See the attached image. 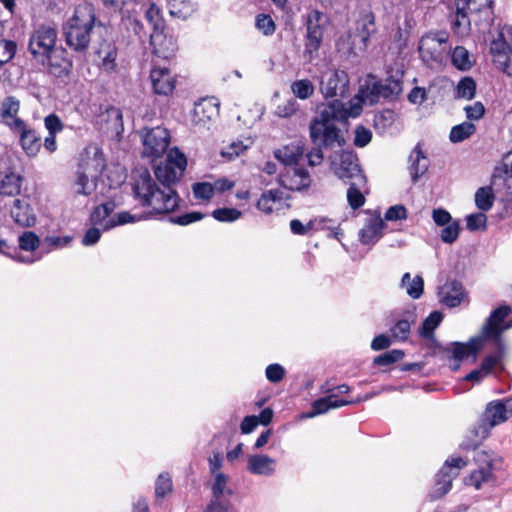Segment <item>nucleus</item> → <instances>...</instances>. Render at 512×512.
Masks as SVG:
<instances>
[{"label":"nucleus","mask_w":512,"mask_h":512,"mask_svg":"<svg viewBox=\"0 0 512 512\" xmlns=\"http://www.w3.org/2000/svg\"><path fill=\"white\" fill-rule=\"evenodd\" d=\"M314 90V85L309 79L296 80L291 84L292 93L301 100L310 98Z\"/></svg>","instance_id":"obj_49"},{"label":"nucleus","mask_w":512,"mask_h":512,"mask_svg":"<svg viewBox=\"0 0 512 512\" xmlns=\"http://www.w3.org/2000/svg\"><path fill=\"white\" fill-rule=\"evenodd\" d=\"M359 402V400H357ZM356 401L353 400H337L336 395L331 394L325 397L319 398L312 403V411L308 413L309 417L324 414L330 409L339 408L342 406L354 404Z\"/></svg>","instance_id":"obj_27"},{"label":"nucleus","mask_w":512,"mask_h":512,"mask_svg":"<svg viewBox=\"0 0 512 512\" xmlns=\"http://www.w3.org/2000/svg\"><path fill=\"white\" fill-rule=\"evenodd\" d=\"M23 177L12 171L6 172L0 180V195L13 197L21 193Z\"/></svg>","instance_id":"obj_32"},{"label":"nucleus","mask_w":512,"mask_h":512,"mask_svg":"<svg viewBox=\"0 0 512 512\" xmlns=\"http://www.w3.org/2000/svg\"><path fill=\"white\" fill-rule=\"evenodd\" d=\"M409 162V171L412 181L417 182L418 179L427 172L429 167V160L419 144L410 153Z\"/></svg>","instance_id":"obj_26"},{"label":"nucleus","mask_w":512,"mask_h":512,"mask_svg":"<svg viewBox=\"0 0 512 512\" xmlns=\"http://www.w3.org/2000/svg\"><path fill=\"white\" fill-rule=\"evenodd\" d=\"M460 232V225L458 221H453L449 223L448 225H445V227L441 230V240L444 243L452 244L454 243L459 236Z\"/></svg>","instance_id":"obj_58"},{"label":"nucleus","mask_w":512,"mask_h":512,"mask_svg":"<svg viewBox=\"0 0 512 512\" xmlns=\"http://www.w3.org/2000/svg\"><path fill=\"white\" fill-rule=\"evenodd\" d=\"M227 476L224 473H216L214 483L212 485L211 500H227L224 495H232V490L226 488Z\"/></svg>","instance_id":"obj_48"},{"label":"nucleus","mask_w":512,"mask_h":512,"mask_svg":"<svg viewBox=\"0 0 512 512\" xmlns=\"http://www.w3.org/2000/svg\"><path fill=\"white\" fill-rule=\"evenodd\" d=\"M65 54L66 51L64 49L56 47L47 55V60L38 63L46 66L49 73L55 77H64L70 73L72 68V62L65 57Z\"/></svg>","instance_id":"obj_19"},{"label":"nucleus","mask_w":512,"mask_h":512,"mask_svg":"<svg viewBox=\"0 0 512 512\" xmlns=\"http://www.w3.org/2000/svg\"><path fill=\"white\" fill-rule=\"evenodd\" d=\"M19 109H20V102L14 96L6 97L1 103V108H0L1 120L11 130H14V126H13L14 121H23L22 119L17 117Z\"/></svg>","instance_id":"obj_29"},{"label":"nucleus","mask_w":512,"mask_h":512,"mask_svg":"<svg viewBox=\"0 0 512 512\" xmlns=\"http://www.w3.org/2000/svg\"><path fill=\"white\" fill-rule=\"evenodd\" d=\"M193 193L197 199L209 200L214 195V187L207 182L195 183L193 185Z\"/></svg>","instance_id":"obj_63"},{"label":"nucleus","mask_w":512,"mask_h":512,"mask_svg":"<svg viewBox=\"0 0 512 512\" xmlns=\"http://www.w3.org/2000/svg\"><path fill=\"white\" fill-rule=\"evenodd\" d=\"M122 24L128 31H132L140 41H144L146 37L149 36L143 23L131 14L122 17Z\"/></svg>","instance_id":"obj_46"},{"label":"nucleus","mask_w":512,"mask_h":512,"mask_svg":"<svg viewBox=\"0 0 512 512\" xmlns=\"http://www.w3.org/2000/svg\"><path fill=\"white\" fill-rule=\"evenodd\" d=\"M15 133L20 136V144L24 152L29 157H34L41 149V137L34 129L28 128L24 121H14L13 123Z\"/></svg>","instance_id":"obj_16"},{"label":"nucleus","mask_w":512,"mask_h":512,"mask_svg":"<svg viewBox=\"0 0 512 512\" xmlns=\"http://www.w3.org/2000/svg\"><path fill=\"white\" fill-rule=\"evenodd\" d=\"M447 40H448V37L445 33H438V34L434 35L433 37L426 36V37L422 38L420 41L419 52H420L421 56L423 57V59L438 61L440 55L434 54L432 52L433 47L431 44L436 43L438 45H441V44L446 43Z\"/></svg>","instance_id":"obj_34"},{"label":"nucleus","mask_w":512,"mask_h":512,"mask_svg":"<svg viewBox=\"0 0 512 512\" xmlns=\"http://www.w3.org/2000/svg\"><path fill=\"white\" fill-rule=\"evenodd\" d=\"M511 312L512 308L509 305H502L493 310L482 327V337L486 340L503 341V332L512 327V321L505 323Z\"/></svg>","instance_id":"obj_11"},{"label":"nucleus","mask_w":512,"mask_h":512,"mask_svg":"<svg viewBox=\"0 0 512 512\" xmlns=\"http://www.w3.org/2000/svg\"><path fill=\"white\" fill-rule=\"evenodd\" d=\"M482 347V338H471L467 343L452 342L448 346L442 348V352L446 360L450 362V368L457 371L460 368V362L473 356L474 360Z\"/></svg>","instance_id":"obj_9"},{"label":"nucleus","mask_w":512,"mask_h":512,"mask_svg":"<svg viewBox=\"0 0 512 512\" xmlns=\"http://www.w3.org/2000/svg\"><path fill=\"white\" fill-rule=\"evenodd\" d=\"M157 185L147 169L137 173L133 183L135 199L143 207H150L156 214L173 212L178 206L180 198L173 187Z\"/></svg>","instance_id":"obj_2"},{"label":"nucleus","mask_w":512,"mask_h":512,"mask_svg":"<svg viewBox=\"0 0 512 512\" xmlns=\"http://www.w3.org/2000/svg\"><path fill=\"white\" fill-rule=\"evenodd\" d=\"M401 287L406 289L412 299H419L424 291V280L420 275L411 279L410 273H405L401 279Z\"/></svg>","instance_id":"obj_37"},{"label":"nucleus","mask_w":512,"mask_h":512,"mask_svg":"<svg viewBox=\"0 0 512 512\" xmlns=\"http://www.w3.org/2000/svg\"><path fill=\"white\" fill-rule=\"evenodd\" d=\"M283 199V192L279 189H272L264 192L257 202V208L266 214L273 211V206L276 202Z\"/></svg>","instance_id":"obj_41"},{"label":"nucleus","mask_w":512,"mask_h":512,"mask_svg":"<svg viewBox=\"0 0 512 512\" xmlns=\"http://www.w3.org/2000/svg\"><path fill=\"white\" fill-rule=\"evenodd\" d=\"M376 32L375 16L371 11H363L356 21V28L351 39L350 54L356 56L358 52L367 49L370 37Z\"/></svg>","instance_id":"obj_8"},{"label":"nucleus","mask_w":512,"mask_h":512,"mask_svg":"<svg viewBox=\"0 0 512 512\" xmlns=\"http://www.w3.org/2000/svg\"><path fill=\"white\" fill-rule=\"evenodd\" d=\"M186 166V156L178 148H173L168 152L165 163L155 166L154 173L161 185L172 187L181 179Z\"/></svg>","instance_id":"obj_6"},{"label":"nucleus","mask_w":512,"mask_h":512,"mask_svg":"<svg viewBox=\"0 0 512 512\" xmlns=\"http://www.w3.org/2000/svg\"><path fill=\"white\" fill-rule=\"evenodd\" d=\"M169 13L179 19H187L196 10L191 0H168Z\"/></svg>","instance_id":"obj_36"},{"label":"nucleus","mask_w":512,"mask_h":512,"mask_svg":"<svg viewBox=\"0 0 512 512\" xmlns=\"http://www.w3.org/2000/svg\"><path fill=\"white\" fill-rule=\"evenodd\" d=\"M349 89V77L343 70H328L320 80V90L325 98H344Z\"/></svg>","instance_id":"obj_12"},{"label":"nucleus","mask_w":512,"mask_h":512,"mask_svg":"<svg viewBox=\"0 0 512 512\" xmlns=\"http://www.w3.org/2000/svg\"><path fill=\"white\" fill-rule=\"evenodd\" d=\"M461 3L464 8L468 9L470 13L482 12L485 9H491L493 5L492 0H455Z\"/></svg>","instance_id":"obj_59"},{"label":"nucleus","mask_w":512,"mask_h":512,"mask_svg":"<svg viewBox=\"0 0 512 512\" xmlns=\"http://www.w3.org/2000/svg\"><path fill=\"white\" fill-rule=\"evenodd\" d=\"M143 155L147 157H160L166 151L170 143V135L165 128L160 126L148 129L143 135Z\"/></svg>","instance_id":"obj_13"},{"label":"nucleus","mask_w":512,"mask_h":512,"mask_svg":"<svg viewBox=\"0 0 512 512\" xmlns=\"http://www.w3.org/2000/svg\"><path fill=\"white\" fill-rule=\"evenodd\" d=\"M400 77L388 76L385 80H376L370 76L364 87L360 89V100L369 105H375L381 98L394 100L403 90V82Z\"/></svg>","instance_id":"obj_4"},{"label":"nucleus","mask_w":512,"mask_h":512,"mask_svg":"<svg viewBox=\"0 0 512 512\" xmlns=\"http://www.w3.org/2000/svg\"><path fill=\"white\" fill-rule=\"evenodd\" d=\"M324 20L325 15L319 10H313L307 15L305 54L309 55V59H312L321 47Z\"/></svg>","instance_id":"obj_10"},{"label":"nucleus","mask_w":512,"mask_h":512,"mask_svg":"<svg viewBox=\"0 0 512 512\" xmlns=\"http://www.w3.org/2000/svg\"><path fill=\"white\" fill-rule=\"evenodd\" d=\"M442 319L443 315L441 312L433 311L430 313L419 329L420 336L432 340L434 338V330L440 325Z\"/></svg>","instance_id":"obj_42"},{"label":"nucleus","mask_w":512,"mask_h":512,"mask_svg":"<svg viewBox=\"0 0 512 512\" xmlns=\"http://www.w3.org/2000/svg\"><path fill=\"white\" fill-rule=\"evenodd\" d=\"M495 350L483 358L480 367L487 374L490 375L494 371L504 370V358L506 354V347L504 341H494Z\"/></svg>","instance_id":"obj_24"},{"label":"nucleus","mask_w":512,"mask_h":512,"mask_svg":"<svg viewBox=\"0 0 512 512\" xmlns=\"http://www.w3.org/2000/svg\"><path fill=\"white\" fill-rule=\"evenodd\" d=\"M219 114V106L210 99H202L195 103L191 114V122L194 126L206 127Z\"/></svg>","instance_id":"obj_17"},{"label":"nucleus","mask_w":512,"mask_h":512,"mask_svg":"<svg viewBox=\"0 0 512 512\" xmlns=\"http://www.w3.org/2000/svg\"><path fill=\"white\" fill-rule=\"evenodd\" d=\"M279 184L291 191H301L311 185L309 172L301 167H286L284 172L279 175Z\"/></svg>","instance_id":"obj_14"},{"label":"nucleus","mask_w":512,"mask_h":512,"mask_svg":"<svg viewBox=\"0 0 512 512\" xmlns=\"http://www.w3.org/2000/svg\"><path fill=\"white\" fill-rule=\"evenodd\" d=\"M458 475L457 472H453V474H449L448 472H443L440 470L437 475V480L435 483V488L433 490V497L439 498L446 493H448L452 487V479Z\"/></svg>","instance_id":"obj_45"},{"label":"nucleus","mask_w":512,"mask_h":512,"mask_svg":"<svg viewBox=\"0 0 512 512\" xmlns=\"http://www.w3.org/2000/svg\"><path fill=\"white\" fill-rule=\"evenodd\" d=\"M416 322V315L411 311L403 312L399 319H396L394 324L390 327L391 336L399 341L408 339L411 325Z\"/></svg>","instance_id":"obj_28"},{"label":"nucleus","mask_w":512,"mask_h":512,"mask_svg":"<svg viewBox=\"0 0 512 512\" xmlns=\"http://www.w3.org/2000/svg\"><path fill=\"white\" fill-rule=\"evenodd\" d=\"M105 166L106 161L103 152L98 148H94L92 154L86 151L81 155L78 169L86 173L83 177L90 176L98 178L102 174Z\"/></svg>","instance_id":"obj_18"},{"label":"nucleus","mask_w":512,"mask_h":512,"mask_svg":"<svg viewBox=\"0 0 512 512\" xmlns=\"http://www.w3.org/2000/svg\"><path fill=\"white\" fill-rule=\"evenodd\" d=\"M76 175H77V179H76L77 190H76V192L78 194H82L85 196L92 194L96 189V185H97L96 181L98 178H94V177H90V176L83 177V175H86V173L79 169H77Z\"/></svg>","instance_id":"obj_47"},{"label":"nucleus","mask_w":512,"mask_h":512,"mask_svg":"<svg viewBox=\"0 0 512 512\" xmlns=\"http://www.w3.org/2000/svg\"><path fill=\"white\" fill-rule=\"evenodd\" d=\"M330 164L335 175L343 182L354 180V185H365L366 177L360 169L356 154L351 151L335 152L330 156Z\"/></svg>","instance_id":"obj_5"},{"label":"nucleus","mask_w":512,"mask_h":512,"mask_svg":"<svg viewBox=\"0 0 512 512\" xmlns=\"http://www.w3.org/2000/svg\"><path fill=\"white\" fill-rule=\"evenodd\" d=\"M492 476V472L490 469L485 468L484 466L478 468L470 475V484L475 486L476 489L481 488V484L483 482H487Z\"/></svg>","instance_id":"obj_62"},{"label":"nucleus","mask_w":512,"mask_h":512,"mask_svg":"<svg viewBox=\"0 0 512 512\" xmlns=\"http://www.w3.org/2000/svg\"><path fill=\"white\" fill-rule=\"evenodd\" d=\"M494 199L491 186L480 187L475 193V204L481 211H489L493 206Z\"/></svg>","instance_id":"obj_43"},{"label":"nucleus","mask_w":512,"mask_h":512,"mask_svg":"<svg viewBox=\"0 0 512 512\" xmlns=\"http://www.w3.org/2000/svg\"><path fill=\"white\" fill-rule=\"evenodd\" d=\"M440 302L449 308L457 307L466 296L461 282L451 279L439 287Z\"/></svg>","instance_id":"obj_20"},{"label":"nucleus","mask_w":512,"mask_h":512,"mask_svg":"<svg viewBox=\"0 0 512 512\" xmlns=\"http://www.w3.org/2000/svg\"><path fill=\"white\" fill-rule=\"evenodd\" d=\"M305 153V147L301 142H293L277 149L274 156L286 167L297 166Z\"/></svg>","instance_id":"obj_23"},{"label":"nucleus","mask_w":512,"mask_h":512,"mask_svg":"<svg viewBox=\"0 0 512 512\" xmlns=\"http://www.w3.org/2000/svg\"><path fill=\"white\" fill-rule=\"evenodd\" d=\"M512 416V398L492 401L487 404L483 413V421L488 422L489 427L499 425Z\"/></svg>","instance_id":"obj_15"},{"label":"nucleus","mask_w":512,"mask_h":512,"mask_svg":"<svg viewBox=\"0 0 512 512\" xmlns=\"http://www.w3.org/2000/svg\"><path fill=\"white\" fill-rule=\"evenodd\" d=\"M149 39L155 55L160 58L170 59L178 50L176 40L172 36L164 34V30L150 33Z\"/></svg>","instance_id":"obj_21"},{"label":"nucleus","mask_w":512,"mask_h":512,"mask_svg":"<svg viewBox=\"0 0 512 512\" xmlns=\"http://www.w3.org/2000/svg\"><path fill=\"white\" fill-rule=\"evenodd\" d=\"M248 470L252 474L271 475L274 472V460L268 455H252L248 459Z\"/></svg>","instance_id":"obj_31"},{"label":"nucleus","mask_w":512,"mask_h":512,"mask_svg":"<svg viewBox=\"0 0 512 512\" xmlns=\"http://www.w3.org/2000/svg\"><path fill=\"white\" fill-rule=\"evenodd\" d=\"M456 5V13H455V20L452 24V30L453 32L460 36H467L471 30V22L468 17V14L470 11L464 6L461 5V3H457L455 1Z\"/></svg>","instance_id":"obj_33"},{"label":"nucleus","mask_w":512,"mask_h":512,"mask_svg":"<svg viewBox=\"0 0 512 512\" xmlns=\"http://www.w3.org/2000/svg\"><path fill=\"white\" fill-rule=\"evenodd\" d=\"M96 24V13L92 4L78 5L72 17L63 24L67 46L73 51L85 54L91 41V32Z\"/></svg>","instance_id":"obj_3"},{"label":"nucleus","mask_w":512,"mask_h":512,"mask_svg":"<svg viewBox=\"0 0 512 512\" xmlns=\"http://www.w3.org/2000/svg\"><path fill=\"white\" fill-rule=\"evenodd\" d=\"M72 240L71 237L65 236V237H59V236H47L41 244L42 249H45L46 251H50L53 248H61L70 243Z\"/></svg>","instance_id":"obj_61"},{"label":"nucleus","mask_w":512,"mask_h":512,"mask_svg":"<svg viewBox=\"0 0 512 512\" xmlns=\"http://www.w3.org/2000/svg\"><path fill=\"white\" fill-rule=\"evenodd\" d=\"M241 215V211L236 208H218L212 212V216L220 222H233Z\"/></svg>","instance_id":"obj_57"},{"label":"nucleus","mask_w":512,"mask_h":512,"mask_svg":"<svg viewBox=\"0 0 512 512\" xmlns=\"http://www.w3.org/2000/svg\"><path fill=\"white\" fill-rule=\"evenodd\" d=\"M204 512H234L232 503L227 500H211Z\"/></svg>","instance_id":"obj_64"},{"label":"nucleus","mask_w":512,"mask_h":512,"mask_svg":"<svg viewBox=\"0 0 512 512\" xmlns=\"http://www.w3.org/2000/svg\"><path fill=\"white\" fill-rule=\"evenodd\" d=\"M476 93V82L472 77H463L456 87V96L458 98H464L471 100L475 97Z\"/></svg>","instance_id":"obj_50"},{"label":"nucleus","mask_w":512,"mask_h":512,"mask_svg":"<svg viewBox=\"0 0 512 512\" xmlns=\"http://www.w3.org/2000/svg\"><path fill=\"white\" fill-rule=\"evenodd\" d=\"M57 31L47 25H41L30 36L28 50L37 62L47 60V55L56 48Z\"/></svg>","instance_id":"obj_7"},{"label":"nucleus","mask_w":512,"mask_h":512,"mask_svg":"<svg viewBox=\"0 0 512 512\" xmlns=\"http://www.w3.org/2000/svg\"><path fill=\"white\" fill-rule=\"evenodd\" d=\"M347 117L348 110L338 99L319 108L318 114L309 125L310 139L314 144L306 155L310 166H317L323 162V150L345 146V136L336 126V122L346 121Z\"/></svg>","instance_id":"obj_1"},{"label":"nucleus","mask_w":512,"mask_h":512,"mask_svg":"<svg viewBox=\"0 0 512 512\" xmlns=\"http://www.w3.org/2000/svg\"><path fill=\"white\" fill-rule=\"evenodd\" d=\"M101 119L107 123V128L116 134L123 132V115L119 108L109 107L101 114Z\"/></svg>","instance_id":"obj_39"},{"label":"nucleus","mask_w":512,"mask_h":512,"mask_svg":"<svg viewBox=\"0 0 512 512\" xmlns=\"http://www.w3.org/2000/svg\"><path fill=\"white\" fill-rule=\"evenodd\" d=\"M145 18L152 27V32H161L164 30V20L161 17L160 9L154 3L147 9Z\"/></svg>","instance_id":"obj_53"},{"label":"nucleus","mask_w":512,"mask_h":512,"mask_svg":"<svg viewBox=\"0 0 512 512\" xmlns=\"http://www.w3.org/2000/svg\"><path fill=\"white\" fill-rule=\"evenodd\" d=\"M386 224L378 215L368 220L365 227L360 231V241L363 244H371L382 236V230Z\"/></svg>","instance_id":"obj_30"},{"label":"nucleus","mask_w":512,"mask_h":512,"mask_svg":"<svg viewBox=\"0 0 512 512\" xmlns=\"http://www.w3.org/2000/svg\"><path fill=\"white\" fill-rule=\"evenodd\" d=\"M10 213L14 221L22 227H31L36 223L33 209L24 200L16 199Z\"/></svg>","instance_id":"obj_25"},{"label":"nucleus","mask_w":512,"mask_h":512,"mask_svg":"<svg viewBox=\"0 0 512 512\" xmlns=\"http://www.w3.org/2000/svg\"><path fill=\"white\" fill-rule=\"evenodd\" d=\"M41 244L39 237L32 231H26L19 237V247L25 251H34Z\"/></svg>","instance_id":"obj_56"},{"label":"nucleus","mask_w":512,"mask_h":512,"mask_svg":"<svg viewBox=\"0 0 512 512\" xmlns=\"http://www.w3.org/2000/svg\"><path fill=\"white\" fill-rule=\"evenodd\" d=\"M98 57L102 61V66L107 71H112L116 67L117 48L110 42L100 44L96 50Z\"/></svg>","instance_id":"obj_38"},{"label":"nucleus","mask_w":512,"mask_h":512,"mask_svg":"<svg viewBox=\"0 0 512 512\" xmlns=\"http://www.w3.org/2000/svg\"><path fill=\"white\" fill-rule=\"evenodd\" d=\"M452 63L459 70H468L472 67L469 52L462 46H457L452 53Z\"/></svg>","instance_id":"obj_52"},{"label":"nucleus","mask_w":512,"mask_h":512,"mask_svg":"<svg viewBox=\"0 0 512 512\" xmlns=\"http://www.w3.org/2000/svg\"><path fill=\"white\" fill-rule=\"evenodd\" d=\"M476 131V127L471 122H463L459 125L454 126L450 131V141L453 143H459L468 139Z\"/></svg>","instance_id":"obj_44"},{"label":"nucleus","mask_w":512,"mask_h":512,"mask_svg":"<svg viewBox=\"0 0 512 512\" xmlns=\"http://www.w3.org/2000/svg\"><path fill=\"white\" fill-rule=\"evenodd\" d=\"M17 51V44L12 40L0 39V67L10 62Z\"/></svg>","instance_id":"obj_55"},{"label":"nucleus","mask_w":512,"mask_h":512,"mask_svg":"<svg viewBox=\"0 0 512 512\" xmlns=\"http://www.w3.org/2000/svg\"><path fill=\"white\" fill-rule=\"evenodd\" d=\"M153 90L159 95H168L175 88V80L167 68H154L150 73Z\"/></svg>","instance_id":"obj_22"},{"label":"nucleus","mask_w":512,"mask_h":512,"mask_svg":"<svg viewBox=\"0 0 512 512\" xmlns=\"http://www.w3.org/2000/svg\"><path fill=\"white\" fill-rule=\"evenodd\" d=\"M491 427H489L488 422H484L483 418L481 419V422L477 425H475L469 433L475 438V441L469 442V441H462L460 444V448L462 450H476V448H479L482 441L488 437L489 430Z\"/></svg>","instance_id":"obj_35"},{"label":"nucleus","mask_w":512,"mask_h":512,"mask_svg":"<svg viewBox=\"0 0 512 512\" xmlns=\"http://www.w3.org/2000/svg\"><path fill=\"white\" fill-rule=\"evenodd\" d=\"M172 491V481L168 473H162L158 476L155 487V494L158 498H163Z\"/></svg>","instance_id":"obj_60"},{"label":"nucleus","mask_w":512,"mask_h":512,"mask_svg":"<svg viewBox=\"0 0 512 512\" xmlns=\"http://www.w3.org/2000/svg\"><path fill=\"white\" fill-rule=\"evenodd\" d=\"M346 184L349 185L347 190V201L349 206L354 210L362 207L365 203V197L360 189L364 185H354V180L347 182Z\"/></svg>","instance_id":"obj_51"},{"label":"nucleus","mask_w":512,"mask_h":512,"mask_svg":"<svg viewBox=\"0 0 512 512\" xmlns=\"http://www.w3.org/2000/svg\"><path fill=\"white\" fill-rule=\"evenodd\" d=\"M404 355L405 353L403 350L393 349L376 356L373 360V363L376 366H389L400 361L404 357Z\"/></svg>","instance_id":"obj_54"},{"label":"nucleus","mask_w":512,"mask_h":512,"mask_svg":"<svg viewBox=\"0 0 512 512\" xmlns=\"http://www.w3.org/2000/svg\"><path fill=\"white\" fill-rule=\"evenodd\" d=\"M116 208V204L113 201H108L97 206L91 213V222L94 225H100L105 230V224L108 223L110 215Z\"/></svg>","instance_id":"obj_40"}]
</instances>
